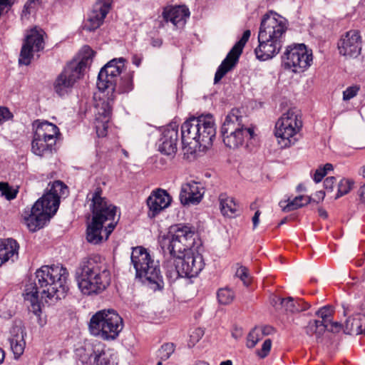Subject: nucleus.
<instances>
[{
  "label": "nucleus",
  "instance_id": "nucleus-1",
  "mask_svg": "<svg viewBox=\"0 0 365 365\" xmlns=\"http://www.w3.org/2000/svg\"><path fill=\"white\" fill-rule=\"evenodd\" d=\"M195 232L191 227L175 225L170 227L167 235L160 241L165 261L164 269L170 282L179 277L191 278L203 269V257L191 250L195 242Z\"/></svg>",
  "mask_w": 365,
  "mask_h": 365
},
{
  "label": "nucleus",
  "instance_id": "nucleus-2",
  "mask_svg": "<svg viewBox=\"0 0 365 365\" xmlns=\"http://www.w3.org/2000/svg\"><path fill=\"white\" fill-rule=\"evenodd\" d=\"M68 273L62 266H43L36 272L34 283L26 285L24 299L30 303L29 310L38 316L41 312V302L48 299L54 302L66 297L68 287L66 284Z\"/></svg>",
  "mask_w": 365,
  "mask_h": 365
},
{
  "label": "nucleus",
  "instance_id": "nucleus-3",
  "mask_svg": "<svg viewBox=\"0 0 365 365\" xmlns=\"http://www.w3.org/2000/svg\"><path fill=\"white\" fill-rule=\"evenodd\" d=\"M78 288L83 294H98L110 283L108 266L98 255L81 259L76 272Z\"/></svg>",
  "mask_w": 365,
  "mask_h": 365
},
{
  "label": "nucleus",
  "instance_id": "nucleus-4",
  "mask_svg": "<svg viewBox=\"0 0 365 365\" xmlns=\"http://www.w3.org/2000/svg\"><path fill=\"white\" fill-rule=\"evenodd\" d=\"M68 190V187L61 181L53 182L50 190L39 198L32 206L24 212L23 217L27 227L31 232L42 228L46 222L57 212L60 198Z\"/></svg>",
  "mask_w": 365,
  "mask_h": 365
},
{
  "label": "nucleus",
  "instance_id": "nucleus-5",
  "mask_svg": "<svg viewBox=\"0 0 365 365\" xmlns=\"http://www.w3.org/2000/svg\"><path fill=\"white\" fill-rule=\"evenodd\" d=\"M95 54L96 52L91 47H84L66 63L53 83V89L58 96L68 93L83 76L86 68L91 64Z\"/></svg>",
  "mask_w": 365,
  "mask_h": 365
},
{
  "label": "nucleus",
  "instance_id": "nucleus-6",
  "mask_svg": "<svg viewBox=\"0 0 365 365\" xmlns=\"http://www.w3.org/2000/svg\"><path fill=\"white\" fill-rule=\"evenodd\" d=\"M221 134L225 145L235 149L242 145L245 140L252 139L255 132L245 125L243 117L238 115V110H232L222 124Z\"/></svg>",
  "mask_w": 365,
  "mask_h": 365
},
{
  "label": "nucleus",
  "instance_id": "nucleus-7",
  "mask_svg": "<svg viewBox=\"0 0 365 365\" xmlns=\"http://www.w3.org/2000/svg\"><path fill=\"white\" fill-rule=\"evenodd\" d=\"M123 322L121 317L113 309H104L96 312L91 319V333L103 339H115L122 331Z\"/></svg>",
  "mask_w": 365,
  "mask_h": 365
},
{
  "label": "nucleus",
  "instance_id": "nucleus-8",
  "mask_svg": "<svg viewBox=\"0 0 365 365\" xmlns=\"http://www.w3.org/2000/svg\"><path fill=\"white\" fill-rule=\"evenodd\" d=\"M131 262L136 272V277L160 287L163 283L160 265L155 261L146 249L142 247L133 248Z\"/></svg>",
  "mask_w": 365,
  "mask_h": 365
},
{
  "label": "nucleus",
  "instance_id": "nucleus-9",
  "mask_svg": "<svg viewBox=\"0 0 365 365\" xmlns=\"http://www.w3.org/2000/svg\"><path fill=\"white\" fill-rule=\"evenodd\" d=\"M287 29L285 18L273 11L264 14L261 19L258 34L259 46L270 43L275 46L282 43Z\"/></svg>",
  "mask_w": 365,
  "mask_h": 365
},
{
  "label": "nucleus",
  "instance_id": "nucleus-10",
  "mask_svg": "<svg viewBox=\"0 0 365 365\" xmlns=\"http://www.w3.org/2000/svg\"><path fill=\"white\" fill-rule=\"evenodd\" d=\"M302 126L301 111L295 108H290L276 122L274 135L282 139L284 146L289 147L297 142V135Z\"/></svg>",
  "mask_w": 365,
  "mask_h": 365
},
{
  "label": "nucleus",
  "instance_id": "nucleus-11",
  "mask_svg": "<svg viewBox=\"0 0 365 365\" xmlns=\"http://www.w3.org/2000/svg\"><path fill=\"white\" fill-rule=\"evenodd\" d=\"M102 192L101 187L98 186L92 194V219L95 223L100 222L103 225L109 222L104 229L105 239L107 240L116 225V207L101 196Z\"/></svg>",
  "mask_w": 365,
  "mask_h": 365
},
{
  "label": "nucleus",
  "instance_id": "nucleus-12",
  "mask_svg": "<svg viewBox=\"0 0 365 365\" xmlns=\"http://www.w3.org/2000/svg\"><path fill=\"white\" fill-rule=\"evenodd\" d=\"M123 67L124 59L123 58L110 61L98 73L97 81L98 89L101 91L108 88L114 90L118 77L121 73Z\"/></svg>",
  "mask_w": 365,
  "mask_h": 365
},
{
  "label": "nucleus",
  "instance_id": "nucleus-13",
  "mask_svg": "<svg viewBox=\"0 0 365 365\" xmlns=\"http://www.w3.org/2000/svg\"><path fill=\"white\" fill-rule=\"evenodd\" d=\"M284 52L283 61L284 66L291 68L294 73L299 72L311 65L312 52L307 47H289Z\"/></svg>",
  "mask_w": 365,
  "mask_h": 365
},
{
  "label": "nucleus",
  "instance_id": "nucleus-14",
  "mask_svg": "<svg viewBox=\"0 0 365 365\" xmlns=\"http://www.w3.org/2000/svg\"><path fill=\"white\" fill-rule=\"evenodd\" d=\"M113 0H97L93 6L88 19L83 22V29L93 31L98 29L104 22V19L110 11Z\"/></svg>",
  "mask_w": 365,
  "mask_h": 365
},
{
  "label": "nucleus",
  "instance_id": "nucleus-15",
  "mask_svg": "<svg viewBox=\"0 0 365 365\" xmlns=\"http://www.w3.org/2000/svg\"><path fill=\"white\" fill-rule=\"evenodd\" d=\"M199 116L192 117L184 122L181 126V140L185 146H190L191 149H199Z\"/></svg>",
  "mask_w": 365,
  "mask_h": 365
},
{
  "label": "nucleus",
  "instance_id": "nucleus-16",
  "mask_svg": "<svg viewBox=\"0 0 365 365\" xmlns=\"http://www.w3.org/2000/svg\"><path fill=\"white\" fill-rule=\"evenodd\" d=\"M200 125L199 135V150L207 149L212 144L215 137L216 130L213 117L210 114L199 116V125Z\"/></svg>",
  "mask_w": 365,
  "mask_h": 365
},
{
  "label": "nucleus",
  "instance_id": "nucleus-17",
  "mask_svg": "<svg viewBox=\"0 0 365 365\" xmlns=\"http://www.w3.org/2000/svg\"><path fill=\"white\" fill-rule=\"evenodd\" d=\"M178 125L175 123L168 125L160 140L159 150L167 155H174L177 151Z\"/></svg>",
  "mask_w": 365,
  "mask_h": 365
},
{
  "label": "nucleus",
  "instance_id": "nucleus-18",
  "mask_svg": "<svg viewBox=\"0 0 365 365\" xmlns=\"http://www.w3.org/2000/svg\"><path fill=\"white\" fill-rule=\"evenodd\" d=\"M171 202L169 194L163 189H157L151 192L147 199L149 207V216L154 217L162 210L168 207Z\"/></svg>",
  "mask_w": 365,
  "mask_h": 365
},
{
  "label": "nucleus",
  "instance_id": "nucleus-19",
  "mask_svg": "<svg viewBox=\"0 0 365 365\" xmlns=\"http://www.w3.org/2000/svg\"><path fill=\"white\" fill-rule=\"evenodd\" d=\"M113 106L110 101H103L96 106V128L99 137L106 135L108 123L110 120Z\"/></svg>",
  "mask_w": 365,
  "mask_h": 365
},
{
  "label": "nucleus",
  "instance_id": "nucleus-20",
  "mask_svg": "<svg viewBox=\"0 0 365 365\" xmlns=\"http://www.w3.org/2000/svg\"><path fill=\"white\" fill-rule=\"evenodd\" d=\"M190 16V11L185 6L167 7L163 11V19L171 22L177 29H182Z\"/></svg>",
  "mask_w": 365,
  "mask_h": 365
},
{
  "label": "nucleus",
  "instance_id": "nucleus-21",
  "mask_svg": "<svg viewBox=\"0 0 365 365\" xmlns=\"http://www.w3.org/2000/svg\"><path fill=\"white\" fill-rule=\"evenodd\" d=\"M201 184L192 181L183 184L180 193V200L183 205L198 203L203 195Z\"/></svg>",
  "mask_w": 365,
  "mask_h": 365
},
{
  "label": "nucleus",
  "instance_id": "nucleus-22",
  "mask_svg": "<svg viewBox=\"0 0 365 365\" xmlns=\"http://www.w3.org/2000/svg\"><path fill=\"white\" fill-rule=\"evenodd\" d=\"M242 48L243 47L232 48L215 73L214 78L215 83H218L227 72L235 67L242 53Z\"/></svg>",
  "mask_w": 365,
  "mask_h": 365
},
{
  "label": "nucleus",
  "instance_id": "nucleus-23",
  "mask_svg": "<svg viewBox=\"0 0 365 365\" xmlns=\"http://www.w3.org/2000/svg\"><path fill=\"white\" fill-rule=\"evenodd\" d=\"M19 244L12 238L0 240V266L11 259L14 262L19 257Z\"/></svg>",
  "mask_w": 365,
  "mask_h": 365
},
{
  "label": "nucleus",
  "instance_id": "nucleus-24",
  "mask_svg": "<svg viewBox=\"0 0 365 365\" xmlns=\"http://www.w3.org/2000/svg\"><path fill=\"white\" fill-rule=\"evenodd\" d=\"M9 341L15 358H19L23 354L26 346L23 328L20 326L13 327Z\"/></svg>",
  "mask_w": 365,
  "mask_h": 365
},
{
  "label": "nucleus",
  "instance_id": "nucleus-25",
  "mask_svg": "<svg viewBox=\"0 0 365 365\" xmlns=\"http://www.w3.org/2000/svg\"><path fill=\"white\" fill-rule=\"evenodd\" d=\"M37 126L34 135L47 139L51 143H56L58 135H60L58 128L53 123L48 121L36 122Z\"/></svg>",
  "mask_w": 365,
  "mask_h": 365
},
{
  "label": "nucleus",
  "instance_id": "nucleus-26",
  "mask_svg": "<svg viewBox=\"0 0 365 365\" xmlns=\"http://www.w3.org/2000/svg\"><path fill=\"white\" fill-rule=\"evenodd\" d=\"M344 332L351 335L365 334V314L358 313L349 317L345 322Z\"/></svg>",
  "mask_w": 365,
  "mask_h": 365
},
{
  "label": "nucleus",
  "instance_id": "nucleus-27",
  "mask_svg": "<svg viewBox=\"0 0 365 365\" xmlns=\"http://www.w3.org/2000/svg\"><path fill=\"white\" fill-rule=\"evenodd\" d=\"M279 301V305L284 309L286 312L295 313L307 310L310 305L303 299L293 297H287L285 299H277Z\"/></svg>",
  "mask_w": 365,
  "mask_h": 365
},
{
  "label": "nucleus",
  "instance_id": "nucleus-28",
  "mask_svg": "<svg viewBox=\"0 0 365 365\" xmlns=\"http://www.w3.org/2000/svg\"><path fill=\"white\" fill-rule=\"evenodd\" d=\"M220 208L224 216L232 217L239 210V205L236 203L233 197H229L225 193H222L219 196Z\"/></svg>",
  "mask_w": 365,
  "mask_h": 365
},
{
  "label": "nucleus",
  "instance_id": "nucleus-29",
  "mask_svg": "<svg viewBox=\"0 0 365 365\" xmlns=\"http://www.w3.org/2000/svg\"><path fill=\"white\" fill-rule=\"evenodd\" d=\"M56 143L48 141L47 139L34 135L31 143L32 152L38 156L51 154Z\"/></svg>",
  "mask_w": 365,
  "mask_h": 365
},
{
  "label": "nucleus",
  "instance_id": "nucleus-30",
  "mask_svg": "<svg viewBox=\"0 0 365 365\" xmlns=\"http://www.w3.org/2000/svg\"><path fill=\"white\" fill-rule=\"evenodd\" d=\"M46 37L47 35L43 29L34 27L27 31L25 35V43L23 46H41L46 43Z\"/></svg>",
  "mask_w": 365,
  "mask_h": 365
},
{
  "label": "nucleus",
  "instance_id": "nucleus-31",
  "mask_svg": "<svg viewBox=\"0 0 365 365\" xmlns=\"http://www.w3.org/2000/svg\"><path fill=\"white\" fill-rule=\"evenodd\" d=\"M103 225L100 222L95 223L92 219L91 225L87 228V240L93 244H98L101 242L103 237H105V232L103 230Z\"/></svg>",
  "mask_w": 365,
  "mask_h": 365
},
{
  "label": "nucleus",
  "instance_id": "nucleus-32",
  "mask_svg": "<svg viewBox=\"0 0 365 365\" xmlns=\"http://www.w3.org/2000/svg\"><path fill=\"white\" fill-rule=\"evenodd\" d=\"M311 201V197L307 195H299L295 197L293 200L288 199L287 203L286 205H284L286 201H281L279 202V205L284 212H288L307 205Z\"/></svg>",
  "mask_w": 365,
  "mask_h": 365
},
{
  "label": "nucleus",
  "instance_id": "nucleus-33",
  "mask_svg": "<svg viewBox=\"0 0 365 365\" xmlns=\"http://www.w3.org/2000/svg\"><path fill=\"white\" fill-rule=\"evenodd\" d=\"M361 43V36L358 30H350L343 34L337 46H355Z\"/></svg>",
  "mask_w": 365,
  "mask_h": 365
},
{
  "label": "nucleus",
  "instance_id": "nucleus-34",
  "mask_svg": "<svg viewBox=\"0 0 365 365\" xmlns=\"http://www.w3.org/2000/svg\"><path fill=\"white\" fill-rule=\"evenodd\" d=\"M133 72H130L125 74L120 80L118 84L115 83V89L112 90L118 93H128L133 88Z\"/></svg>",
  "mask_w": 365,
  "mask_h": 365
},
{
  "label": "nucleus",
  "instance_id": "nucleus-35",
  "mask_svg": "<svg viewBox=\"0 0 365 365\" xmlns=\"http://www.w3.org/2000/svg\"><path fill=\"white\" fill-rule=\"evenodd\" d=\"M327 324H323L320 320L310 321L307 326L305 327V331L309 336L315 335L317 339H319L327 330Z\"/></svg>",
  "mask_w": 365,
  "mask_h": 365
},
{
  "label": "nucleus",
  "instance_id": "nucleus-36",
  "mask_svg": "<svg viewBox=\"0 0 365 365\" xmlns=\"http://www.w3.org/2000/svg\"><path fill=\"white\" fill-rule=\"evenodd\" d=\"M280 51V47H256L255 53L260 61H267L273 58Z\"/></svg>",
  "mask_w": 365,
  "mask_h": 365
},
{
  "label": "nucleus",
  "instance_id": "nucleus-37",
  "mask_svg": "<svg viewBox=\"0 0 365 365\" xmlns=\"http://www.w3.org/2000/svg\"><path fill=\"white\" fill-rule=\"evenodd\" d=\"M34 47H21L20 56L19 59V64L28 66L31 63V59L34 58L35 51H39L43 47H36V50L34 49Z\"/></svg>",
  "mask_w": 365,
  "mask_h": 365
},
{
  "label": "nucleus",
  "instance_id": "nucleus-38",
  "mask_svg": "<svg viewBox=\"0 0 365 365\" xmlns=\"http://www.w3.org/2000/svg\"><path fill=\"white\" fill-rule=\"evenodd\" d=\"M235 298V294L232 290L228 288L220 289L217 292V299L222 304H230Z\"/></svg>",
  "mask_w": 365,
  "mask_h": 365
},
{
  "label": "nucleus",
  "instance_id": "nucleus-39",
  "mask_svg": "<svg viewBox=\"0 0 365 365\" xmlns=\"http://www.w3.org/2000/svg\"><path fill=\"white\" fill-rule=\"evenodd\" d=\"M263 338L258 327H254L247 336L246 346L247 348L252 349L255 346L259 341Z\"/></svg>",
  "mask_w": 365,
  "mask_h": 365
},
{
  "label": "nucleus",
  "instance_id": "nucleus-40",
  "mask_svg": "<svg viewBox=\"0 0 365 365\" xmlns=\"http://www.w3.org/2000/svg\"><path fill=\"white\" fill-rule=\"evenodd\" d=\"M237 266L238 267L237 268L235 275L242 280L245 286L248 287L252 280L248 268L239 264H237Z\"/></svg>",
  "mask_w": 365,
  "mask_h": 365
},
{
  "label": "nucleus",
  "instance_id": "nucleus-41",
  "mask_svg": "<svg viewBox=\"0 0 365 365\" xmlns=\"http://www.w3.org/2000/svg\"><path fill=\"white\" fill-rule=\"evenodd\" d=\"M0 192L1 195L4 196L8 200H14L18 194V189L13 188L8 182H0Z\"/></svg>",
  "mask_w": 365,
  "mask_h": 365
},
{
  "label": "nucleus",
  "instance_id": "nucleus-42",
  "mask_svg": "<svg viewBox=\"0 0 365 365\" xmlns=\"http://www.w3.org/2000/svg\"><path fill=\"white\" fill-rule=\"evenodd\" d=\"M175 351V345L173 343H166L160 347L158 351V356L160 361L168 359Z\"/></svg>",
  "mask_w": 365,
  "mask_h": 365
},
{
  "label": "nucleus",
  "instance_id": "nucleus-43",
  "mask_svg": "<svg viewBox=\"0 0 365 365\" xmlns=\"http://www.w3.org/2000/svg\"><path fill=\"white\" fill-rule=\"evenodd\" d=\"M354 181L349 179H342L338 184V192L336 197L347 194L351 189Z\"/></svg>",
  "mask_w": 365,
  "mask_h": 365
},
{
  "label": "nucleus",
  "instance_id": "nucleus-44",
  "mask_svg": "<svg viewBox=\"0 0 365 365\" xmlns=\"http://www.w3.org/2000/svg\"><path fill=\"white\" fill-rule=\"evenodd\" d=\"M333 314V309L329 306H325L320 309H319L316 314L318 316V317L321 318L322 320H320L321 322H322L324 324H327L328 322H330V319H331Z\"/></svg>",
  "mask_w": 365,
  "mask_h": 365
},
{
  "label": "nucleus",
  "instance_id": "nucleus-45",
  "mask_svg": "<svg viewBox=\"0 0 365 365\" xmlns=\"http://www.w3.org/2000/svg\"><path fill=\"white\" fill-rule=\"evenodd\" d=\"M341 55L346 57H356L361 50V47H338Z\"/></svg>",
  "mask_w": 365,
  "mask_h": 365
},
{
  "label": "nucleus",
  "instance_id": "nucleus-46",
  "mask_svg": "<svg viewBox=\"0 0 365 365\" xmlns=\"http://www.w3.org/2000/svg\"><path fill=\"white\" fill-rule=\"evenodd\" d=\"M272 347V340L267 339L263 342L260 349L257 350L256 353L257 356L261 358H265L269 353Z\"/></svg>",
  "mask_w": 365,
  "mask_h": 365
},
{
  "label": "nucleus",
  "instance_id": "nucleus-47",
  "mask_svg": "<svg viewBox=\"0 0 365 365\" xmlns=\"http://www.w3.org/2000/svg\"><path fill=\"white\" fill-rule=\"evenodd\" d=\"M360 89L359 86L354 85L348 87L344 92H343V100L345 101H349L350 99L355 97L359 91Z\"/></svg>",
  "mask_w": 365,
  "mask_h": 365
},
{
  "label": "nucleus",
  "instance_id": "nucleus-48",
  "mask_svg": "<svg viewBox=\"0 0 365 365\" xmlns=\"http://www.w3.org/2000/svg\"><path fill=\"white\" fill-rule=\"evenodd\" d=\"M44 0H28L24 6L23 12L30 14L32 10L34 9L38 5L43 3Z\"/></svg>",
  "mask_w": 365,
  "mask_h": 365
},
{
  "label": "nucleus",
  "instance_id": "nucleus-49",
  "mask_svg": "<svg viewBox=\"0 0 365 365\" xmlns=\"http://www.w3.org/2000/svg\"><path fill=\"white\" fill-rule=\"evenodd\" d=\"M13 117L12 113L6 107H0V125L5 120H9Z\"/></svg>",
  "mask_w": 365,
  "mask_h": 365
},
{
  "label": "nucleus",
  "instance_id": "nucleus-50",
  "mask_svg": "<svg viewBox=\"0 0 365 365\" xmlns=\"http://www.w3.org/2000/svg\"><path fill=\"white\" fill-rule=\"evenodd\" d=\"M14 4V0H0V16L6 13Z\"/></svg>",
  "mask_w": 365,
  "mask_h": 365
},
{
  "label": "nucleus",
  "instance_id": "nucleus-51",
  "mask_svg": "<svg viewBox=\"0 0 365 365\" xmlns=\"http://www.w3.org/2000/svg\"><path fill=\"white\" fill-rule=\"evenodd\" d=\"M251 36L250 30H245L240 38L235 43L234 46H245Z\"/></svg>",
  "mask_w": 365,
  "mask_h": 365
},
{
  "label": "nucleus",
  "instance_id": "nucleus-52",
  "mask_svg": "<svg viewBox=\"0 0 365 365\" xmlns=\"http://www.w3.org/2000/svg\"><path fill=\"white\" fill-rule=\"evenodd\" d=\"M203 335H204V331L202 329H200V328L195 329L192 331V333L190 334V340L193 343H196L202 337Z\"/></svg>",
  "mask_w": 365,
  "mask_h": 365
},
{
  "label": "nucleus",
  "instance_id": "nucleus-53",
  "mask_svg": "<svg viewBox=\"0 0 365 365\" xmlns=\"http://www.w3.org/2000/svg\"><path fill=\"white\" fill-rule=\"evenodd\" d=\"M327 330L331 332H336L339 331L341 328V324L338 322H332V319H330V322L327 323Z\"/></svg>",
  "mask_w": 365,
  "mask_h": 365
},
{
  "label": "nucleus",
  "instance_id": "nucleus-54",
  "mask_svg": "<svg viewBox=\"0 0 365 365\" xmlns=\"http://www.w3.org/2000/svg\"><path fill=\"white\" fill-rule=\"evenodd\" d=\"M335 182L336 178L334 177L327 178L324 181V186L325 189L327 190H332Z\"/></svg>",
  "mask_w": 365,
  "mask_h": 365
},
{
  "label": "nucleus",
  "instance_id": "nucleus-55",
  "mask_svg": "<svg viewBox=\"0 0 365 365\" xmlns=\"http://www.w3.org/2000/svg\"><path fill=\"white\" fill-rule=\"evenodd\" d=\"M258 329L263 337L264 336L269 335L274 331V328L270 326L258 327Z\"/></svg>",
  "mask_w": 365,
  "mask_h": 365
},
{
  "label": "nucleus",
  "instance_id": "nucleus-56",
  "mask_svg": "<svg viewBox=\"0 0 365 365\" xmlns=\"http://www.w3.org/2000/svg\"><path fill=\"white\" fill-rule=\"evenodd\" d=\"M325 175H326V172L323 171L322 169H320V168H319L315 171V173L314 175V180L316 182H319L322 180L324 176H325Z\"/></svg>",
  "mask_w": 365,
  "mask_h": 365
},
{
  "label": "nucleus",
  "instance_id": "nucleus-57",
  "mask_svg": "<svg viewBox=\"0 0 365 365\" xmlns=\"http://www.w3.org/2000/svg\"><path fill=\"white\" fill-rule=\"evenodd\" d=\"M242 335H243V331L241 328L235 327L232 331V336L235 339H238L241 338L242 336Z\"/></svg>",
  "mask_w": 365,
  "mask_h": 365
},
{
  "label": "nucleus",
  "instance_id": "nucleus-58",
  "mask_svg": "<svg viewBox=\"0 0 365 365\" xmlns=\"http://www.w3.org/2000/svg\"><path fill=\"white\" fill-rule=\"evenodd\" d=\"M260 211L259 210H257L255 213V215L253 216L252 217V223H253V228H256L259 224V216H260Z\"/></svg>",
  "mask_w": 365,
  "mask_h": 365
},
{
  "label": "nucleus",
  "instance_id": "nucleus-59",
  "mask_svg": "<svg viewBox=\"0 0 365 365\" xmlns=\"http://www.w3.org/2000/svg\"><path fill=\"white\" fill-rule=\"evenodd\" d=\"M358 194L361 202L365 203V183L360 187Z\"/></svg>",
  "mask_w": 365,
  "mask_h": 365
},
{
  "label": "nucleus",
  "instance_id": "nucleus-60",
  "mask_svg": "<svg viewBox=\"0 0 365 365\" xmlns=\"http://www.w3.org/2000/svg\"><path fill=\"white\" fill-rule=\"evenodd\" d=\"M325 196V193L324 191H319V192H317L316 194H315V199H314L313 200L317 202V203H319L320 201L323 200L324 197Z\"/></svg>",
  "mask_w": 365,
  "mask_h": 365
},
{
  "label": "nucleus",
  "instance_id": "nucleus-61",
  "mask_svg": "<svg viewBox=\"0 0 365 365\" xmlns=\"http://www.w3.org/2000/svg\"><path fill=\"white\" fill-rule=\"evenodd\" d=\"M104 354L105 353L103 352L95 355L94 361L97 364V365H103V364H106V361L103 362V360H101V356Z\"/></svg>",
  "mask_w": 365,
  "mask_h": 365
},
{
  "label": "nucleus",
  "instance_id": "nucleus-62",
  "mask_svg": "<svg viewBox=\"0 0 365 365\" xmlns=\"http://www.w3.org/2000/svg\"><path fill=\"white\" fill-rule=\"evenodd\" d=\"M318 212H319V215L321 217H323L324 219H327L328 217V213L325 210H324L322 208H319Z\"/></svg>",
  "mask_w": 365,
  "mask_h": 365
},
{
  "label": "nucleus",
  "instance_id": "nucleus-63",
  "mask_svg": "<svg viewBox=\"0 0 365 365\" xmlns=\"http://www.w3.org/2000/svg\"><path fill=\"white\" fill-rule=\"evenodd\" d=\"M320 169H322L323 171L327 173V171L333 170V165L331 163H327L323 167H319Z\"/></svg>",
  "mask_w": 365,
  "mask_h": 365
},
{
  "label": "nucleus",
  "instance_id": "nucleus-64",
  "mask_svg": "<svg viewBox=\"0 0 365 365\" xmlns=\"http://www.w3.org/2000/svg\"><path fill=\"white\" fill-rule=\"evenodd\" d=\"M195 365H210V364L204 361H197L195 364Z\"/></svg>",
  "mask_w": 365,
  "mask_h": 365
}]
</instances>
